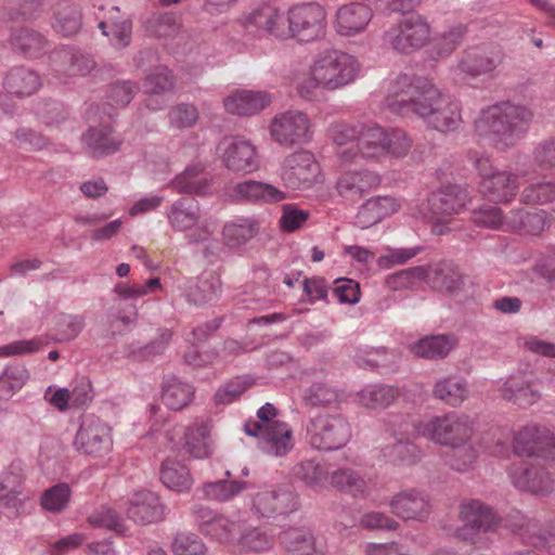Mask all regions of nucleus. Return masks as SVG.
<instances>
[{"label":"nucleus","instance_id":"1","mask_svg":"<svg viewBox=\"0 0 555 555\" xmlns=\"http://www.w3.org/2000/svg\"><path fill=\"white\" fill-rule=\"evenodd\" d=\"M387 106L401 115H415L427 128L449 133L462 124L460 103L428 78L401 74L391 83Z\"/></svg>","mask_w":555,"mask_h":555},{"label":"nucleus","instance_id":"2","mask_svg":"<svg viewBox=\"0 0 555 555\" xmlns=\"http://www.w3.org/2000/svg\"><path fill=\"white\" fill-rule=\"evenodd\" d=\"M534 118L530 105L505 100L482 108L474 121V129L479 138L503 152L527 135Z\"/></svg>","mask_w":555,"mask_h":555},{"label":"nucleus","instance_id":"3","mask_svg":"<svg viewBox=\"0 0 555 555\" xmlns=\"http://www.w3.org/2000/svg\"><path fill=\"white\" fill-rule=\"evenodd\" d=\"M321 89L336 91L352 83L360 70L357 59L337 49H325L311 63Z\"/></svg>","mask_w":555,"mask_h":555},{"label":"nucleus","instance_id":"4","mask_svg":"<svg viewBox=\"0 0 555 555\" xmlns=\"http://www.w3.org/2000/svg\"><path fill=\"white\" fill-rule=\"evenodd\" d=\"M468 202V192L457 184H449L439 188L429 194L422 203L420 214L434 222L433 233L442 235L443 224L454 215L465 210Z\"/></svg>","mask_w":555,"mask_h":555},{"label":"nucleus","instance_id":"5","mask_svg":"<svg viewBox=\"0 0 555 555\" xmlns=\"http://www.w3.org/2000/svg\"><path fill=\"white\" fill-rule=\"evenodd\" d=\"M431 26L420 13H413L384 33L383 40L396 52L411 54L424 48L430 39Z\"/></svg>","mask_w":555,"mask_h":555},{"label":"nucleus","instance_id":"6","mask_svg":"<svg viewBox=\"0 0 555 555\" xmlns=\"http://www.w3.org/2000/svg\"><path fill=\"white\" fill-rule=\"evenodd\" d=\"M287 38L299 42H313L324 38L326 34V12L317 2L293 5L286 17Z\"/></svg>","mask_w":555,"mask_h":555},{"label":"nucleus","instance_id":"7","mask_svg":"<svg viewBox=\"0 0 555 555\" xmlns=\"http://www.w3.org/2000/svg\"><path fill=\"white\" fill-rule=\"evenodd\" d=\"M307 438L313 449H341L351 438V427L341 415H318L307 425Z\"/></svg>","mask_w":555,"mask_h":555},{"label":"nucleus","instance_id":"8","mask_svg":"<svg viewBox=\"0 0 555 555\" xmlns=\"http://www.w3.org/2000/svg\"><path fill=\"white\" fill-rule=\"evenodd\" d=\"M460 518L463 526L456 529V537L479 546L486 545L481 533L495 529L500 521L493 509L479 500L463 501Z\"/></svg>","mask_w":555,"mask_h":555},{"label":"nucleus","instance_id":"9","mask_svg":"<svg viewBox=\"0 0 555 555\" xmlns=\"http://www.w3.org/2000/svg\"><path fill=\"white\" fill-rule=\"evenodd\" d=\"M473 434L470 418L455 412L433 416L424 422L422 430V437L446 447L472 440Z\"/></svg>","mask_w":555,"mask_h":555},{"label":"nucleus","instance_id":"10","mask_svg":"<svg viewBox=\"0 0 555 555\" xmlns=\"http://www.w3.org/2000/svg\"><path fill=\"white\" fill-rule=\"evenodd\" d=\"M269 130L274 142L288 149L307 144L313 137L310 118L299 109H289L274 116Z\"/></svg>","mask_w":555,"mask_h":555},{"label":"nucleus","instance_id":"11","mask_svg":"<svg viewBox=\"0 0 555 555\" xmlns=\"http://www.w3.org/2000/svg\"><path fill=\"white\" fill-rule=\"evenodd\" d=\"M475 167L480 177L479 190L494 203L512 201L519 189L518 176L493 168L488 157H478Z\"/></svg>","mask_w":555,"mask_h":555},{"label":"nucleus","instance_id":"12","mask_svg":"<svg viewBox=\"0 0 555 555\" xmlns=\"http://www.w3.org/2000/svg\"><path fill=\"white\" fill-rule=\"evenodd\" d=\"M112 444L109 427L94 415H86L74 439L75 449L81 454L103 457Z\"/></svg>","mask_w":555,"mask_h":555},{"label":"nucleus","instance_id":"13","mask_svg":"<svg viewBox=\"0 0 555 555\" xmlns=\"http://www.w3.org/2000/svg\"><path fill=\"white\" fill-rule=\"evenodd\" d=\"M513 450L519 456L554 459L555 437L546 427L530 424L517 431Z\"/></svg>","mask_w":555,"mask_h":555},{"label":"nucleus","instance_id":"14","mask_svg":"<svg viewBox=\"0 0 555 555\" xmlns=\"http://www.w3.org/2000/svg\"><path fill=\"white\" fill-rule=\"evenodd\" d=\"M387 431L396 439L392 452L401 463H410L415 447L411 440L421 437L424 422L412 421L409 415L389 413L384 420Z\"/></svg>","mask_w":555,"mask_h":555},{"label":"nucleus","instance_id":"15","mask_svg":"<svg viewBox=\"0 0 555 555\" xmlns=\"http://www.w3.org/2000/svg\"><path fill=\"white\" fill-rule=\"evenodd\" d=\"M320 173V166L314 155L308 151H298L285 157L281 178L293 190L309 189Z\"/></svg>","mask_w":555,"mask_h":555},{"label":"nucleus","instance_id":"16","mask_svg":"<svg viewBox=\"0 0 555 555\" xmlns=\"http://www.w3.org/2000/svg\"><path fill=\"white\" fill-rule=\"evenodd\" d=\"M299 507L298 495L289 489L279 488L257 492L251 499L250 511L258 517L285 516Z\"/></svg>","mask_w":555,"mask_h":555},{"label":"nucleus","instance_id":"17","mask_svg":"<svg viewBox=\"0 0 555 555\" xmlns=\"http://www.w3.org/2000/svg\"><path fill=\"white\" fill-rule=\"evenodd\" d=\"M244 431L256 437L259 449L269 455L283 456L294 447L292 429L284 422L274 423L263 429L256 423H245Z\"/></svg>","mask_w":555,"mask_h":555},{"label":"nucleus","instance_id":"18","mask_svg":"<svg viewBox=\"0 0 555 555\" xmlns=\"http://www.w3.org/2000/svg\"><path fill=\"white\" fill-rule=\"evenodd\" d=\"M385 128L377 125H360L354 147L337 151L345 162H353L358 156L379 160L384 157Z\"/></svg>","mask_w":555,"mask_h":555},{"label":"nucleus","instance_id":"19","mask_svg":"<svg viewBox=\"0 0 555 555\" xmlns=\"http://www.w3.org/2000/svg\"><path fill=\"white\" fill-rule=\"evenodd\" d=\"M503 60V53L495 48H470L463 52L454 72L457 76L478 77L493 72Z\"/></svg>","mask_w":555,"mask_h":555},{"label":"nucleus","instance_id":"20","mask_svg":"<svg viewBox=\"0 0 555 555\" xmlns=\"http://www.w3.org/2000/svg\"><path fill=\"white\" fill-rule=\"evenodd\" d=\"M225 195L233 203L250 204H271L286 198L274 185L251 179L229 185Z\"/></svg>","mask_w":555,"mask_h":555},{"label":"nucleus","instance_id":"21","mask_svg":"<svg viewBox=\"0 0 555 555\" xmlns=\"http://www.w3.org/2000/svg\"><path fill=\"white\" fill-rule=\"evenodd\" d=\"M247 31L257 36L287 38L286 17L275 7L262 4L253 10L244 20Z\"/></svg>","mask_w":555,"mask_h":555},{"label":"nucleus","instance_id":"22","mask_svg":"<svg viewBox=\"0 0 555 555\" xmlns=\"http://www.w3.org/2000/svg\"><path fill=\"white\" fill-rule=\"evenodd\" d=\"M222 162L235 172H253L258 169L259 162L256 147L247 140L229 138L221 142Z\"/></svg>","mask_w":555,"mask_h":555},{"label":"nucleus","instance_id":"23","mask_svg":"<svg viewBox=\"0 0 555 555\" xmlns=\"http://www.w3.org/2000/svg\"><path fill=\"white\" fill-rule=\"evenodd\" d=\"M513 485L534 495L545 496L554 490V478L541 466L521 463L511 472Z\"/></svg>","mask_w":555,"mask_h":555},{"label":"nucleus","instance_id":"24","mask_svg":"<svg viewBox=\"0 0 555 555\" xmlns=\"http://www.w3.org/2000/svg\"><path fill=\"white\" fill-rule=\"evenodd\" d=\"M391 512L403 520L425 521L431 513V504L427 494L410 489L403 490L389 502Z\"/></svg>","mask_w":555,"mask_h":555},{"label":"nucleus","instance_id":"25","mask_svg":"<svg viewBox=\"0 0 555 555\" xmlns=\"http://www.w3.org/2000/svg\"><path fill=\"white\" fill-rule=\"evenodd\" d=\"M373 17V10L363 2L340 5L335 14L334 27L340 36H354L362 33Z\"/></svg>","mask_w":555,"mask_h":555},{"label":"nucleus","instance_id":"26","mask_svg":"<svg viewBox=\"0 0 555 555\" xmlns=\"http://www.w3.org/2000/svg\"><path fill=\"white\" fill-rule=\"evenodd\" d=\"M25 479V465L21 460H14L0 475V502L3 506L12 508L17 513L23 505Z\"/></svg>","mask_w":555,"mask_h":555},{"label":"nucleus","instance_id":"27","mask_svg":"<svg viewBox=\"0 0 555 555\" xmlns=\"http://www.w3.org/2000/svg\"><path fill=\"white\" fill-rule=\"evenodd\" d=\"M53 70L62 78L86 76L96 66L91 55L75 49L56 51L52 56Z\"/></svg>","mask_w":555,"mask_h":555},{"label":"nucleus","instance_id":"28","mask_svg":"<svg viewBox=\"0 0 555 555\" xmlns=\"http://www.w3.org/2000/svg\"><path fill=\"white\" fill-rule=\"evenodd\" d=\"M379 183L378 175L373 171H346L337 179L336 190L343 198L358 202Z\"/></svg>","mask_w":555,"mask_h":555},{"label":"nucleus","instance_id":"29","mask_svg":"<svg viewBox=\"0 0 555 555\" xmlns=\"http://www.w3.org/2000/svg\"><path fill=\"white\" fill-rule=\"evenodd\" d=\"M165 506L159 496L152 491L134 493L127 508L129 519L140 525L162 521L165 518Z\"/></svg>","mask_w":555,"mask_h":555},{"label":"nucleus","instance_id":"30","mask_svg":"<svg viewBox=\"0 0 555 555\" xmlns=\"http://www.w3.org/2000/svg\"><path fill=\"white\" fill-rule=\"evenodd\" d=\"M270 103L269 93L254 90H236L223 101L225 111L237 116L257 115Z\"/></svg>","mask_w":555,"mask_h":555},{"label":"nucleus","instance_id":"31","mask_svg":"<svg viewBox=\"0 0 555 555\" xmlns=\"http://www.w3.org/2000/svg\"><path fill=\"white\" fill-rule=\"evenodd\" d=\"M399 208L397 201L390 196H376L361 205L354 223L360 229H369L383 218L396 212Z\"/></svg>","mask_w":555,"mask_h":555},{"label":"nucleus","instance_id":"32","mask_svg":"<svg viewBox=\"0 0 555 555\" xmlns=\"http://www.w3.org/2000/svg\"><path fill=\"white\" fill-rule=\"evenodd\" d=\"M280 541L286 555H324V552L317 547L315 537L308 528H288L281 533Z\"/></svg>","mask_w":555,"mask_h":555},{"label":"nucleus","instance_id":"33","mask_svg":"<svg viewBox=\"0 0 555 555\" xmlns=\"http://www.w3.org/2000/svg\"><path fill=\"white\" fill-rule=\"evenodd\" d=\"M182 451L199 460L212 454L214 446L210 440V426L207 422L196 421L188 427Z\"/></svg>","mask_w":555,"mask_h":555},{"label":"nucleus","instance_id":"34","mask_svg":"<svg viewBox=\"0 0 555 555\" xmlns=\"http://www.w3.org/2000/svg\"><path fill=\"white\" fill-rule=\"evenodd\" d=\"M503 399L513 402L520 408H527L541 398L539 390L533 388V383L520 375L509 376L502 386Z\"/></svg>","mask_w":555,"mask_h":555},{"label":"nucleus","instance_id":"35","mask_svg":"<svg viewBox=\"0 0 555 555\" xmlns=\"http://www.w3.org/2000/svg\"><path fill=\"white\" fill-rule=\"evenodd\" d=\"M3 87L10 94L15 96H29L39 90L41 79L34 69L16 66L7 74Z\"/></svg>","mask_w":555,"mask_h":555},{"label":"nucleus","instance_id":"36","mask_svg":"<svg viewBox=\"0 0 555 555\" xmlns=\"http://www.w3.org/2000/svg\"><path fill=\"white\" fill-rule=\"evenodd\" d=\"M87 152L94 158L103 157L117 152L120 140L113 135L109 126L90 127L82 135Z\"/></svg>","mask_w":555,"mask_h":555},{"label":"nucleus","instance_id":"37","mask_svg":"<svg viewBox=\"0 0 555 555\" xmlns=\"http://www.w3.org/2000/svg\"><path fill=\"white\" fill-rule=\"evenodd\" d=\"M211 176L201 165H193L171 181V188L178 193L204 195L209 191Z\"/></svg>","mask_w":555,"mask_h":555},{"label":"nucleus","instance_id":"38","mask_svg":"<svg viewBox=\"0 0 555 555\" xmlns=\"http://www.w3.org/2000/svg\"><path fill=\"white\" fill-rule=\"evenodd\" d=\"M433 396L450 406H459L469 396L468 384L463 377L449 375L435 383Z\"/></svg>","mask_w":555,"mask_h":555},{"label":"nucleus","instance_id":"39","mask_svg":"<svg viewBox=\"0 0 555 555\" xmlns=\"http://www.w3.org/2000/svg\"><path fill=\"white\" fill-rule=\"evenodd\" d=\"M457 340L453 335L426 336L411 346V351L418 358L427 360L444 359L456 346Z\"/></svg>","mask_w":555,"mask_h":555},{"label":"nucleus","instance_id":"40","mask_svg":"<svg viewBox=\"0 0 555 555\" xmlns=\"http://www.w3.org/2000/svg\"><path fill=\"white\" fill-rule=\"evenodd\" d=\"M427 283L441 293L453 295L463 288L464 278L455 264L443 261L430 270Z\"/></svg>","mask_w":555,"mask_h":555},{"label":"nucleus","instance_id":"41","mask_svg":"<svg viewBox=\"0 0 555 555\" xmlns=\"http://www.w3.org/2000/svg\"><path fill=\"white\" fill-rule=\"evenodd\" d=\"M201 217L199 205L193 197L176 201L168 212V220L177 231H186L197 224Z\"/></svg>","mask_w":555,"mask_h":555},{"label":"nucleus","instance_id":"42","mask_svg":"<svg viewBox=\"0 0 555 555\" xmlns=\"http://www.w3.org/2000/svg\"><path fill=\"white\" fill-rule=\"evenodd\" d=\"M194 396L193 387L175 375H168L163 382L162 400L170 410L180 411L190 404Z\"/></svg>","mask_w":555,"mask_h":555},{"label":"nucleus","instance_id":"43","mask_svg":"<svg viewBox=\"0 0 555 555\" xmlns=\"http://www.w3.org/2000/svg\"><path fill=\"white\" fill-rule=\"evenodd\" d=\"M259 232V222L255 218H237L223 225L224 244L231 248L245 245Z\"/></svg>","mask_w":555,"mask_h":555},{"label":"nucleus","instance_id":"44","mask_svg":"<svg viewBox=\"0 0 555 555\" xmlns=\"http://www.w3.org/2000/svg\"><path fill=\"white\" fill-rule=\"evenodd\" d=\"M514 518L515 521L512 522L511 526L526 544L542 546L547 542L550 537L555 538V527L551 530H544L535 518H529L519 513H517Z\"/></svg>","mask_w":555,"mask_h":555},{"label":"nucleus","instance_id":"45","mask_svg":"<svg viewBox=\"0 0 555 555\" xmlns=\"http://www.w3.org/2000/svg\"><path fill=\"white\" fill-rule=\"evenodd\" d=\"M221 293V280L215 273H206L192 282L186 289L188 300L202 306L218 298Z\"/></svg>","mask_w":555,"mask_h":555},{"label":"nucleus","instance_id":"46","mask_svg":"<svg viewBox=\"0 0 555 555\" xmlns=\"http://www.w3.org/2000/svg\"><path fill=\"white\" fill-rule=\"evenodd\" d=\"M508 222L519 233L531 235H538L550 227V219L544 210L516 209L511 212Z\"/></svg>","mask_w":555,"mask_h":555},{"label":"nucleus","instance_id":"47","mask_svg":"<svg viewBox=\"0 0 555 555\" xmlns=\"http://www.w3.org/2000/svg\"><path fill=\"white\" fill-rule=\"evenodd\" d=\"M12 49L26 57H37L46 46V38L38 31L29 28L14 29L10 37Z\"/></svg>","mask_w":555,"mask_h":555},{"label":"nucleus","instance_id":"48","mask_svg":"<svg viewBox=\"0 0 555 555\" xmlns=\"http://www.w3.org/2000/svg\"><path fill=\"white\" fill-rule=\"evenodd\" d=\"M250 487L251 485L248 481L218 480L205 482L197 489V493H201V498L206 500L225 502Z\"/></svg>","mask_w":555,"mask_h":555},{"label":"nucleus","instance_id":"49","mask_svg":"<svg viewBox=\"0 0 555 555\" xmlns=\"http://www.w3.org/2000/svg\"><path fill=\"white\" fill-rule=\"evenodd\" d=\"M328 481L335 489L353 496H364L367 491L365 479L350 467H338L332 470Z\"/></svg>","mask_w":555,"mask_h":555},{"label":"nucleus","instance_id":"50","mask_svg":"<svg viewBox=\"0 0 555 555\" xmlns=\"http://www.w3.org/2000/svg\"><path fill=\"white\" fill-rule=\"evenodd\" d=\"M160 480L167 488L177 492L189 491L193 483L189 468L170 459L165 460L162 464Z\"/></svg>","mask_w":555,"mask_h":555},{"label":"nucleus","instance_id":"51","mask_svg":"<svg viewBox=\"0 0 555 555\" xmlns=\"http://www.w3.org/2000/svg\"><path fill=\"white\" fill-rule=\"evenodd\" d=\"M138 310L134 305L121 307L119 302L116 312H108L106 319V335L111 338L128 333L135 324Z\"/></svg>","mask_w":555,"mask_h":555},{"label":"nucleus","instance_id":"52","mask_svg":"<svg viewBox=\"0 0 555 555\" xmlns=\"http://www.w3.org/2000/svg\"><path fill=\"white\" fill-rule=\"evenodd\" d=\"M53 28L56 33L69 37L81 27V11L76 4L60 3L54 12Z\"/></svg>","mask_w":555,"mask_h":555},{"label":"nucleus","instance_id":"53","mask_svg":"<svg viewBox=\"0 0 555 555\" xmlns=\"http://www.w3.org/2000/svg\"><path fill=\"white\" fill-rule=\"evenodd\" d=\"M400 395L398 388L387 385H372L362 389L359 393V402L371 409H385Z\"/></svg>","mask_w":555,"mask_h":555},{"label":"nucleus","instance_id":"54","mask_svg":"<svg viewBox=\"0 0 555 555\" xmlns=\"http://www.w3.org/2000/svg\"><path fill=\"white\" fill-rule=\"evenodd\" d=\"M293 475L312 489L324 488L330 478V472L315 460L298 463L293 468Z\"/></svg>","mask_w":555,"mask_h":555},{"label":"nucleus","instance_id":"55","mask_svg":"<svg viewBox=\"0 0 555 555\" xmlns=\"http://www.w3.org/2000/svg\"><path fill=\"white\" fill-rule=\"evenodd\" d=\"M477 457L478 452L472 444V440H466L449 446L444 459L452 469L464 473L473 467Z\"/></svg>","mask_w":555,"mask_h":555},{"label":"nucleus","instance_id":"56","mask_svg":"<svg viewBox=\"0 0 555 555\" xmlns=\"http://www.w3.org/2000/svg\"><path fill=\"white\" fill-rule=\"evenodd\" d=\"M177 78L173 73L164 65L157 66L143 79V91L146 94H167L176 89Z\"/></svg>","mask_w":555,"mask_h":555},{"label":"nucleus","instance_id":"57","mask_svg":"<svg viewBox=\"0 0 555 555\" xmlns=\"http://www.w3.org/2000/svg\"><path fill=\"white\" fill-rule=\"evenodd\" d=\"M243 527V521L232 520L218 514L204 535L210 537L220 543H235Z\"/></svg>","mask_w":555,"mask_h":555},{"label":"nucleus","instance_id":"58","mask_svg":"<svg viewBox=\"0 0 555 555\" xmlns=\"http://www.w3.org/2000/svg\"><path fill=\"white\" fill-rule=\"evenodd\" d=\"M413 140L401 128H385L384 157L404 158L412 149Z\"/></svg>","mask_w":555,"mask_h":555},{"label":"nucleus","instance_id":"59","mask_svg":"<svg viewBox=\"0 0 555 555\" xmlns=\"http://www.w3.org/2000/svg\"><path fill=\"white\" fill-rule=\"evenodd\" d=\"M180 27L179 18L172 13L154 14L145 23L149 35L157 38L172 37Z\"/></svg>","mask_w":555,"mask_h":555},{"label":"nucleus","instance_id":"60","mask_svg":"<svg viewBox=\"0 0 555 555\" xmlns=\"http://www.w3.org/2000/svg\"><path fill=\"white\" fill-rule=\"evenodd\" d=\"M467 28L463 24L451 26L449 29L436 37L434 51L437 57L450 55L463 41Z\"/></svg>","mask_w":555,"mask_h":555},{"label":"nucleus","instance_id":"61","mask_svg":"<svg viewBox=\"0 0 555 555\" xmlns=\"http://www.w3.org/2000/svg\"><path fill=\"white\" fill-rule=\"evenodd\" d=\"M29 378L27 369L23 365L9 366L0 376V398H10L22 389Z\"/></svg>","mask_w":555,"mask_h":555},{"label":"nucleus","instance_id":"62","mask_svg":"<svg viewBox=\"0 0 555 555\" xmlns=\"http://www.w3.org/2000/svg\"><path fill=\"white\" fill-rule=\"evenodd\" d=\"M72 490L65 482H60L47 489L41 496V505L52 513L62 512L68 505Z\"/></svg>","mask_w":555,"mask_h":555},{"label":"nucleus","instance_id":"63","mask_svg":"<svg viewBox=\"0 0 555 555\" xmlns=\"http://www.w3.org/2000/svg\"><path fill=\"white\" fill-rule=\"evenodd\" d=\"M235 543L246 552L258 553L271 547V541L264 532L258 528H245V526Z\"/></svg>","mask_w":555,"mask_h":555},{"label":"nucleus","instance_id":"64","mask_svg":"<svg viewBox=\"0 0 555 555\" xmlns=\"http://www.w3.org/2000/svg\"><path fill=\"white\" fill-rule=\"evenodd\" d=\"M176 555H205L207 548L203 541L194 533L180 532L171 544Z\"/></svg>","mask_w":555,"mask_h":555}]
</instances>
